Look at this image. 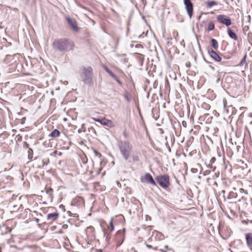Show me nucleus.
Returning a JSON list of instances; mask_svg holds the SVG:
<instances>
[{
    "label": "nucleus",
    "mask_w": 252,
    "mask_h": 252,
    "mask_svg": "<svg viewBox=\"0 0 252 252\" xmlns=\"http://www.w3.org/2000/svg\"><path fill=\"white\" fill-rule=\"evenodd\" d=\"M74 46V43L65 38L55 40L53 43V48L60 52H68Z\"/></svg>",
    "instance_id": "nucleus-1"
},
{
    "label": "nucleus",
    "mask_w": 252,
    "mask_h": 252,
    "mask_svg": "<svg viewBox=\"0 0 252 252\" xmlns=\"http://www.w3.org/2000/svg\"><path fill=\"white\" fill-rule=\"evenodd\" d=\"M80 76L82 81L86 84L93 85V69L91 66H83L80 68Z\"/></svg>",
    "instance_id": "nucleus-2"
},
{
    "label": "nucleus",
    "mask_w": 252,
    "mask_h": 252,
    "mask_svg": "<svg viewBox=\"0 0 252 252\" xmlns=\"http://www.w3.org/2000/svg\"><path fill=\"white\" fill-rule=\"evenodd\" d=\"M118 147L123 158L128 160L132 153V145L127 141H120L118 143Z\"/></svg>",
    "instance_id": "nucleus-3"
},
{
    "label": "nucleus",
    "mask_w": 252,
    "mask_h": 252,
    "mask_svg": "<svg viewBox=\"0 0 252 252\" xmlns=\"http://www.w3.org/2000/svg\"><path fill=\"white\" fill-rule=\"evenodd\" d=\"M157 182L160 187L166 189L169 186V177L167 175H161L157 177Z\"/></svg>",
    "instance_id": "nucleus-4"
},
{
    "label": "nucleus",
    "mask_w": 252,
    "mask_h": 252,
    "mask_svg": "<svg viewBox=\"0 0 252 252\" xmlns=\"http://www.w3.org/2000/svg\"><path fill=\"white\" fill-rule=\"evenodd\" d=\"M217 20L219 23L224 25L227 27L232 24L231 19L225 15L221 14L218 15Z\"/></svg>",
    "instance_id": "nucleus-5"
},
{
    "label": "nucleus",
    "mask_w": 252,
    "mask_h": 252,
    "mask_svg": "<svg viewBox=\"0 0 252 252\" xmlns=\"http://www.w3.org/2000/svg\"><path fill=\"white\" fill-rule=\"evenodd\" d=\"M21 55L19 54H14L13 55H6L4 62L8 64H12L17 63V61L18 60Z\"/></svg>",
    "instance_id": "nucleus-6"
},
{
    "label": "nucleus",
    "mask_w": 252,
    "mask_h": 252,
    "mask_svg": "<svg viewBox=\"0 0 252 252\" xmlns=\"http://www.w3.org/2000/svg\"><path fill=\"white\" fill-rule=\"evenodd\" d=\"M141 182L142 183H146L151 184L153 186H156V183L154 180L152 176L149 173H147L144 176L140 178Z\"/></svg>",
    "instance_id": "nucleus-7"
},
{
    "label": "nucleus",
    "mask_w": 252,
    "mask_h": 252,
    "mask_svg": "<svg viewBox=\"0 0 252 252\" xmlns=\"http://www.w3.org/2000/svg\"><path fill=\"white\" fill-rule=\"evenodd\" d=\"M184 3L185 5L187 13L189 18L191 19L193 15V4L190 0H184Z\"/></svg>",
    "instance_id": "nucleus-8"
},
{
    "label": "nucleus",
    "mask_w": 252,
    "mask_h": 252,
    "mask_svg": "<svg viewBox=\"0 0 252 252\" xmlns=\"http://www.w3.org/2000/svg\"><path fill=\"white\" fill-rule=\"evenodd\" d=\"M66 20L68 25L73 32H78L79 31V28L78 27L77 22L75 19L67 17L66 18Z\"/></svg>",
    "instance_id": "nucleus-9"
},
{
    "label": "nucleus",
    "mask_w": 252,
    "mask_h": 252,
    "mask_svg": "<svg viewBox=\"0 0 252 252\" xmlns=\"http://www.w3.org/2000/svg\"><path fill=\"white\" fill-rule=\"evenodd\" d=\"M208 52L210 56L216 62H220L221 58L218 55V54L212 49H208Z\"/></svg>",
    "instance_id": "nucleus-10"
},
{
    "label": "nucleus",
    "mask_w": 252,
    "mask_h": 252,
    "mask_svg": "<svg viewBox=\"0 0 252 252\" xmlns=\"http://www.w3.org/2000/svg\"><path fill=\"white\" fill-rule=\"evenodd\" d=\"M246 239L248 247L252 250V233L246 234Z\"/></svg>",
    "instance_id": "nucleus-11"
},
{
    "label": "nucleus",
    "mask_w": 252,
    "mask_h": 252,
    "mask_svg": "<svg viewBox=\"0 0 252 252\" xmlns=\"http://www.w3.org/2000/svg\"><path fill=\"white\" fill-rule=\"evenodd\" d=\"M101 122H99V123L101 124L102 125L111 127L113 126V122L109 120L106 119L105 118H103L101 119Z\"/></svg>",
    "instance_id": "nucleus-12"
},
{
    "label": "nucleus",
    "mask_w": 252,
    "mask_h": 252,
    "mask_svg": "<svg viewBox=\"0 0 252 252\" xmlns=\"http://www.w3.org/2000/svg\"><path fill=\"white\" fill-rule=\"evenodd\" d=\"M59 214L58 213H50L47 215V220L53 222L57 220Z\"/></svg>",
    "instance_id": "nucleus-13"
},
{
    "label": "nucleus",
    "mask_w": 252,
    "mask_h": 252,
    "mask_svg": "<svg viewBox=\"0 0 252 252\" xmlns=\"http://www.w3.org/2000/svg\"><path fill=\"white\" fill-rule=\"evenodd\" d=\"M171 99L174 101L177 105H179L182 103V99L181 95H172Z\"/></svg>",
    "instance_id": "nucleus-14"
},
{
    "label": "nucleus",
    "mask_w": 252,
    "mask_h": 252,
    "mask_svg": "<svg viewBox=\"0 0 252 252\" xmlns=\"http://www.w3.org/2000/svg\"><path fill=\"white\" fill-rule=\"evenodd\" d=\"M227 32L229 36L231 38L234 39L235 40H237L238 38L237 35L230 28H228Z\"/></svg>",
    "instance_id": "nucleus-15"
},
{
    "label": "nucleus",
    "mask_w": 252,
    "mask_h": 252,
    "mask_svg": "<svg viewBox=\"0 0 252 252\" xmlns=\"http://www.w3.org/2000/svg\"><path fill=\"white\" fill-rule=\"evenodd\" d=\"M211 46L214 48L215 50H217L219 48V44L217 40L215 39L212 38L211 40Z\"/></svg>",
    "instance_id": "nucleus-16"
},
{
    "label": "nucleus",
    "mask_w": 252,
    "mask_h": 252,
    "mask_svg": "<svg viewBox=\"0 0 252 252\" xmlns=\"http://www.w3.org/2000/svg\"><path fill=\"white\" fill-rule=\"evenodd\" d=\"M60 135V132L57 129H54L50 133V136L53 138L58 137Z\"/></svg>",
    "instance_id": "nucleus-17"
},
{
    "label": "nucleus",
    "mask_w": 252,
    "mask_h": 252,
    "mask_svg": "<svg viewBox=\"0 0 252 252\" xmlns=\"http://www.w3.org/2000/svg\"><path fill=\"white\" fill-rule=\"evenodd\" d=\"M237 197V193L233 191H230L227 197L228 199L236 198Z\"/></svg>",
    "instance_id": "nucleus-18"
},
{
    "label": "nucleus",
    "mask_w": 252,
    "mask_h": 252,
    "mask_svg": "<svg viewBox=\"0 0 252 252\" xmlns=\"http://www.w3.org/2000/svg\"><path fill=\"white\" fill-rule=\"evenodd\" d=\"M217 4V2L215 1H208L207 2V5L209 7H212Z\"/></svg>",
    "instance_id": "nucleus-19"
},
{
    "label": "nucleus",
    "mask_w": 252,
    "mask_h": 252,
    "mask_svg": "<svg viewBox=\"0 0 252 252\" xmlns=\"http://www.w3.org/2000/svg\"><path fill=\"white\" fill-rule=\"evenodd\" d=\"M29 159H32L33 157V151L32 149L29 148L28 151Z\"/></svg>",
    "instance_id": "nucleus-20"
},
{
    "label": "nucleus",
    "mask_w": 252,
    "mask_h": 252,
    "mask_svg": "<svg viewBox=\"0 0 252 252\" xmlns=\"http://www.w3.org/2000/svg\"><path fill=\"white\" fill-rule=\"evenodd\" d=\"M214 28H215V25L212 22H211L208 24V30L209 31L213 30L214 29Z\"/></svg>",
    "instance_id": "nucleus-21"
},
{
    "label": "nucleus",
    "mask_w": 252,
    "mask_h": 252,
    "mask_svg": "<svg viewBox=\"0 0 252 252\" xmlns=\"http://www.w3.org/2000/svg\"><path fill=\"white\" fill-rule=\"evenodd\" d=\"M202 108L206 110H209L210 108V105L206 103H203L202 105Z\"/></svg>",
    "instance_id": "nucleus-22"
},
{
    "label": "nucleus",
    "mask_w": 252,
    "mask_h": 252,
    "mask_svg": "<svg viewBox=\"0 0 252 252\" xmlns=\"http://www.w3.org/2000/svg\"><path fill=\"white\" fill-rule=\"evenodd\" d=\"M230 98H231L232 101L234 104H237L238 103V102L240 101L239 99H236V98L233 96H232Z\"/></svg>",
    "instance_id": "nucleus-23"
},
{
    "label": "nucleus",
    "mask_w": 252,
    "mask_h": 252,
    "mask_svg": "<svg viewBox=\"0 0 252 252\" xmlns=\"http://www.w3.org/2000/svg\"><path fill=\"white\" fill-rule=\"evenodd\" d=\"M82 131H83V132H85L86 131V129H85V125L84 124H82V126H81V129H79L78 130V132L79 133L82 132Z\"/></svg>",
    "instance_id": "nucleus-24"
},
{
    "label": "nucleus",
    "mask_w": 252,
    "mask_h": 252,
    "mask_svg": "<svg viewBox=\"0 0 252 252\" xmlns=\"http://www.w3.org/2000/svg\"><path fill=\"white\" fill-rule=\"evenodd\" d=\"M246 58H247V55H245L244 56V57H243V59L242 60V61H241V62L240 63V64H239L240 65H241V66H243V64L246 62Z\"/></svg>",
    "instance_id": "nucleus-25"
},
{
    "label": "nucleus",
    "mask_w": 252,
    "mask_h": 252,
    "mask_svg": "<svg viewBox=\"0 0 252 252\" xmlns=\"http://www.w3.org/2000/svg\"><path fill=\"white\" fill-rule=\"evenodd\" d=\"M94 155L96 157H98L99 158H100L101 155L100 153L98 152L97 151H96L95 150H94Z\"/></svg>",
    "instance_id": "nucleus-26"
},
{
    "label": "nucleus",
    "mask_w": 252,
    "mask_h": 252,
    "mask_svg": "<svg viewBox=\"0 0 252 252\" xmlns=\"http://www.w3.org/2000/svg\"><path fill=\"white\" fill-rule=\"evenodd\" d=\"M46 193L49 195H52L53 193V189L51 188H49L47 189Z\"/></svg>",
    "instance_id": "nucleus-27"
},
{
    "label": "nucleus",
    "mask_w": 252,
    "mask_h": 252,
    "mask_svg": "<svg viewBox=\"0 0 252 252\" xmlns=\"http://www.w3.org/2000/svg\"><path fill=\"white\" fill-rule=\"evenodd\" d=\"M110 225L111 227V231H112L114 229V226L113 224V220L111 219L110 222Z\"/></svg>",
    "instance_id": "nucleus-28"
},
{
    "label": "nucleus",
    "mask_w": 252,
    "mask_h": 252,
    "mask_svg": "<svg viewBox=\"0 0 252 252\" xmlns=\"http://www.w3.org/2000/svg\"><path fill=\"white\" fill-rule=\"evenodd\" d=\"M139 159V157L138 156H133L132 157V160L133 161H137Z\"/></svg>",
    "instance_id": "nucleus-29"
},
{
    "label": "nucleus",
    "mask_w": 252,
    "mask_h": 252,
    "mask_svg": "<svg viewBox=\"0 0 252 252\" xmlns=\"http://www.w3.org/2000/svg\"><path fill=\"white\" fill-rule=\"evenodd\" d=\"M124 96H125V99L128 102L130 101V100L131 99V95H124Z\"/></svg>",
    "instance_id": "nucleus-30"
},
{
    "label": "nucleus",
    "mask_w": 252,
    "mask_h": 252,
    "mask_svg": "<svg viewBox=\"0 0 252 252\" xmlns=\"http://www.w3.org/2000/svg\"><path fill=\"white\" fill-rule=\"evenodd\" d=\"M223 107L225 109L227 105V100L226 99H223Z\"/></svg>",
    "instance_id": "nucleus-31"
},
{
    "label": "nucleus",
    "mask_w": 252,
    "mask_h": 252,
    "mask_svg": "<svg viewBox=\"0 0 252 252\" xmlns=\"http://www.w3.org/2000/svg\"><path fill=\"white\" fill-rule=\"evenodd\" d=\"M113 79H116V75H115L112 71L108 73Z\"/></svg>",
    "instance_id": "nucleus-32"
},
{
    "label": "nucleus",
    "mask_w": 252,
    "mask_h": 252,
    "mask_svg": "<svg viewBox=\"0 0 252 252\" xmlns=\"http://www.w3.org/2000/svg\"><path fill=\"white\" fill-rule=\"evenodd\" d=\"M138 58L139 60L143 61L144 60V56L142 54H138Z\"/></svg>",
    "instance_id": "nucleus-33"
},
{
    "label": "nucleus",
    "mask_w": 252,
    "mask_h": 252,
    "mask_svg": "<svg viewBox=\"0 0 252 252\" xmlns=\"http://www.w3.org/2000/svg\"><path fill=\"white\" fill-rule=\"evenodd\" d=\"M210 173V171L209 170H206L204 171V172L203 173V175L204 176H207V175H209Z\"/></svg>",
    "instance_id": "nucleus-34"
},
{
    "label": "nucleus",
    "mask_w": 252,
    "mask_h": 252,
    "mask_svg": "<svg viewBox=\"0 0 252 252\" xmlns=\"http://www.w3.org/2000/svg\"><path fill=\"white\" fill-rule=\"evenodd\" d=\"M208 167L209 168H210V169H212L213 171H215V170L216 169V167L213 166L212 165V164H209V165H208Z\"/></svg>",
    "instance_id": "nucleus-35"
},
{
    "label": "nucleus",
    "mask_w": 252,
    "mask_h": 252,
    "mask_svg": "<svg viewBox=\"0 0 252 252\" xmlns=\"http://www.w3.org/2000/svg\"><path fill=\"white\" fill-rule=\"evenodd\" d=\"M103 68L108 73H109L111 71L106 65H104Z\"/></svg>",
    "instance_id": "nucleus-36"
},
{
    "label": "nucleus",
    "mask_w": 252,
    "mask_h": 252,
    "mask_svg": "<svg viewBox=\"0 0 252 252\" xmlns=\"http://www.w3.org/2000/svg\"><path fill=\"white\" fill-rule=\"evenodd\" d=\"M216 161V158L215 157H213L211 158L210 160V164L214 163Z\"/></svg>",
    "instance_id": "nucleus-37"
},
{
    "label": "nucleus",
    "mask_w": 252,
    "mask_h": 252,
    "mask_svg": "<svg viewBox=\"0 0 252 252\" xmlns=\"http://www.w3.org/2000/svg\"><path fill=\"white\" fill-rule=\"evenodd\" d=\"M239 192L240 193H245V194H248L247 191L241 188L239 189Z\"/></svg>",
    "instance_id": "nucleus-38"
},
{
    "label": "nucleus",
    "mask_w": 252,
    "mask_h": 252,
    "mask_svg": "<svg viewBox=\"0 0 252 252\" xmlns=\"http://www.w3.org/2000/svg\"><path fill=\"white\" fill-rule=\"evenodd\" d=\"M103 232H104V236H105L106 237V239H107L108 238V236H109V234H107V230H105V229L103 230Z\"/></svg>",
    "instance_id": "nucleus-39"
},
{
    "label": "nucleus",
    "mask_w": 252,
    "mask_h": 252,
    "mask_svg": "<svg viewBox=\"0 0 252 252\" xmlns=\"http://www.w3.org/2000/svg\"><path fill=\"white\" fill-rule=\"evenodd\" d=\"M26 120V117H23L22 119H21V124L22 125H23L25 124V121Z\"/></svg>",
    "instance_id": "nucleus-40"
},
{
    "label": "nucleus",
    "mask_w": 252,
    "mask_h": 252,
    "mask_svg": "<svg viewBox=\"0 0 252 252\" xmlns=\"http://www.w3.org/2000/svg\"><path fill=\"white\" fill-rule=\"evenodd\" d=\"M59 208L62 209L63 212L65 211V207L63 204L60 205Z\"/></svg>",
    "instance_id": "nucleus-41"
},
{
    "label": "nucleus",
    "mask_w": 252,
    "mask_h": 252,
    "mask_svg": "<svg viewBox=\"0 0 252 252\" xmlns=\"http://www.w3.org/2000/svg\"><path fill=\"white\" fill-rule=\"evenodd\" d=\"M120 85H122V82L119 79V78L116 76V79H114Z\"/></svg>",
    "instance_id": "nucleus-42"
},
{
    "label": "nucleus",
    "mask_w": 252,
    "mask_h": 252,
    "mask_svg": "<svg viewBox=\"0 0 252 252\" xmlns=\"http://www.w3.org/2000/svg\"><path fill=\"white\" fill-rule=\"evenodd\" d=\"M182 126L185 127H187V122L185 121H183L182 123Z\"/></svg>",
    "instance_id": "nucleus-43"
},
{
    "label": "nucleus",
    "mask_w": 252,
    "mask_h": 252,
    "mask_svg": "<svg viewBox=\"0 0 252 252\" xmlns=\"http://www.w3.org/2000/svg\"><path fill=\"white\" fill-rule=\"evenodd\" d=\"M92 119L95 122H98V123H99V122H101L100 121L101 119H97V118H93Z\"/></svg>",
    "instance_id": "nucleus-44"
},
{
    "label": "nucleus",
    "mask_w": 252,
    "mask_h": 252,
    "mask_svg": "<svg viewBox=\"0 0 252 252\" xmlns=\"http://www.w3.org/2000/svg\"><path fill=\"white\" fill-rule=\"evenodd\" d=\"M92 119L95 122H98V123H99V122H101L100 121L101 119H97V118H93Z\"/></svg>",
    "instance_id": "nucleus-45"
},
{
    "label": "nucleus",
    "mask_w": 252,
    "mask_h": 252,
    "mask_svg": "<svg viewBox=\"0 0 252 252\" xmlns=\"http://www.w3.org/2000/svg\"><path fill=\"white\" fill-rule=\"evenodd\" d=\"M157 87H158V83L156 82H155V83L154 84V89H156Z\"/></svg>",
    "instance_id": "nucleus-46"
},
{
    "label": "nucleus",
    "mask_w": 252,
    "mask_h": 252,
    "mask_svg": "<svg viewBox=\"0 0 252 252\" xmlns=\"http://www.w3.org/2000/svg\"><path fill=\"white\" fill-rule=\"evenodd\" d=\"M249 221V220H243L242 222L244 223H245V224H248V222Z\"/></svg>",
    "instance_id": "nucleus-47"
},
{
    "label": "nucleus",
    "mask_w": 252,
    "mask_h": 252,
    "mask_svg": "<svg viewBox=\"0 0 252 252\" xmlns=\"http://www.w3.org/2000/svg\"><path fill=\"white\" fill-rule=\"evenodd\" d=\"M87 229H91L92 230H94V227L90 226L87 227Z\"/></svg>",
    "instance_id": "nucleus-48"
},
{
    "label": "nucleus",
    "mask_w": 252,
    "mask_h": 252,
    "mask_svg": "<svg viewBox=\"0 0 252 252\" xmlns=\"http://www.w3.org/2000/svg\"><path fill=\"white\" fill-rule=\"evenodd\" d=\"M187 67H189L190 66V63L189 62H188L186 63Z\"/></svg>",
    "instance_id": "nucleus-49"
},
{
    "label": "nucleus",
    "mask_w": 252,
    "mask_h": 252,
    "mask_svg": "<svg viewBox=\"0 0 252 252\" xmlns=\"http://www.w3.org/2000/svg\"><path fill=\"white\" fill-rule=\"evenodd\" d=\"M58 154V152L57 151H55L52 154V156H55L56 154Z\"/></svg>",
    "instance_id": "nucleus-50"
},
{
    "label": "nucleus",
    "mask_w": 252,
    "mask_h": 252,
    "mask_svg": "<svg viewBox=\"0 0 252 252\" xmlns=\"http://www.w3.org/2000/svg\"><path fill=\"white\" fill-rule=\"evenodd\" d=\"M152 94L155 95L156 94V93L152 92V90H151L148 94Z\"/></svg>",
    "instance_id": "nucleus-51"
},
{
    "label": "nucleus",
    "mask_w": 252,
    "mask_h": 252,
    "mask_svg": "<svg viewBox=\"0 0 252 252\" xmlns=\"http://www.w3.org/2000/svg\"><path fill=\"white\" fill-rule=\"evenodd\" d=\"M146 247L149 248V249H151V248H152L153 247L152 245H148V244H146Z\"/></svg>",
    "instance_id": "nucleus-52"
},
{
    "label": "nucleus",
    "mask_w": 252,
    "mask_h": 252,
    "mask_svg": "<svg viewBox=\"0 0 252 252\" xmlns=\"http://www.w3.org/2000/svg\"><path fill=\"white\" fill-rule=\"evenodd\" d=\"M78 200V198H75L72 202V205L74 204V203H75V202H76V201Z\"/></svg>",
    "instance_id": "nucleus-53"
},
{
    "label": "nucleus",
    "mask_w": 252,
    "mask_h": 252,
    "mask_svg": "<svg viewBox=\"0 0 252 252\" xmlns=\"http://www.w3.org/2000/svg\"><path fill=\"white\" fill-rule=\"evenodd\" d=\"M123 135H124V137H125V138H126V137H127V134H126V132L124 131V132H123Z\"/></svg>",
    "instance_id": "nucleus-54"
},
{
    "label": "nucleus",
    "mask_w": 252,
    "mask_h": 252,
    "mask_svg": "<svg viewBox=\"0 0 252 252\" xmlns=\"http://www.w3.org/2000/svg\"><path fill=\"white\" fill-rule=\"evenodd\" d=\"M33 247H34L33 246H28L27 247H26V248L31 249V248H33Z\"/></svg>",
    "instance_id": "nucleus-55"
},
{
    "label": "nucleus",
    "mask_w": 252,
    "mask_h": 252,
    "mask_svg": "<svg viewBox=\"0 0 252 252\" xmlns=\"http://www.w3.org/2000/svg\"><path fill=\"white\" fill-rule=\"evenodd\" d=\"M42 163H43V166H44V165H47L48 164V162H45L44 161H42Z\"/></svg>",
    "instance_id": "nucleus-56"
},
{
    "label": "nucleus",
    "mask_w": 252,
    "mask_h": 252,
    "mask_svg": "<svg viewBox=\"0 0 252 252\" xmlns=\"http://www.w3.org/2000/svg\"><path fill=\"white\" fill-rule=\"evenodd\" d=\"M209 116V114H205L204 115H203V117H205V118H206L207 117Z\"/></svg>",
    "instance_id": "nucleus-57"
},
{
    "label": "nucleus",
    "mask_w": 252,
    "mask_h": 252,
    "mask_svg": "<svg viewBox=\"0 0 252 252\" xmlns=\"http://www.w3.org/2000/svg\"><path fill=\"white\" fill-rule=\"evenodd\" d=\"M35 71L38 73H41V71L39 70V69L35 70Z\"/></svg>",
    "instance_id": "nucleus-58"
},
{
    "label": "nucleus",
    "mask_w": 252,
    "mask_h": 252,
    "mask_svg": "<svg viewBox=\"0 0 252 252\" xmlns=\"http://www.w3.org/2000/svg\"><path fill=\"white\" fill-rule=\"evenodd\" d=\"M101 170V168H99V169L98 170V171L97 172V174H100Z\"/></svg>",
    "instance_id": "nucleus-59"
},
{
    "label": "nucleus",
    "mask_w": 252,
    "mask_h": 252,
    "mask_svg": "<svg viewBox=\"0 0 252 252\" xmlns=\"http://www.w3.org/2000/svg\"><path fill=\"white\" fill-rule=\"evenodd\" d=\"M57 154L59 156H61L62 155V153L61 152H58Z\"/></svg>",
    "instance_id": "nucleus-60"
},
{
    "label": "nucleus",
    "mask_w": 252,
    "mask_h": 252,
    "mask_svg": "<svg viewBox=\"0 0 252 252\" xmlns=\"http://www.w3.org/2000/svg\"><path fill=\"white\" fill-rule=\"evenodd\" d=\"M220 63L222 64H225L226 62H221Z\"/></svg>",
    "instance_id": "nucleus-61"
},
{
    "label": "nucleus",
    "mask_w": 252,
    "mask_h": 252,
    "mask_svg": "<svg viewBox=\"0 0 252 252\" xmlns=\"http://www.w3.org/2000/svg\"><path fill=\"white\" fill-rule=\"evenodd\" d=\"M159 251L161 252H166L165 251H164L163 249H160Z\"/></svg>",
    "instance_id": "nucleus-62"
},
{
    "label": "nucleus",
    "mask_w": 252,
    "mask_h": 252,
    "mask_svg": "<svg viewBox=\"0 0 252 252\" xmlns=\"http://www.w3.org/2000/svg\"><path fill=\"white\" fill-rule=\"evenodd\" d=\"M165 248L166 249H168V246L167 245H165L164 246Z\"/></svg>",
    "instance_id": "nucleus-63"
},
{
    "label": "nucleus",
    "mask_w": 252,
    "mask_h": 252,
    "mask_svg": "<svg viewBox=\"0 0 252 252\" xmlns=\"http://www.w3.org/2000/svg\"><path fill=\"white\" fill-rule=\"evenodd\" d=\"M221 192L222 193V194H224V193H225V190H221Z\"/></svg>",
    "instance_id": "nucleus-64"
}]
</instances>
